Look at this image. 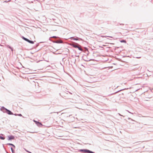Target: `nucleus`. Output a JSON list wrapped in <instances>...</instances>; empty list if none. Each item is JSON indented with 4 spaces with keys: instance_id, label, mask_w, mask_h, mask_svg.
<instances>
[{
    "instance_id": "9b49d317",
    "label": "nucleus",
    "mask_w": 153,
    "mask_h": 153,
    "mask_svg": "<svg viewBox=\"0 0 153 153\" xmlns=\"http://www.w3.org/2000/svg\"><path fill=\"white\" fill-rule=\"evenodd\" d=\"M120 42L122 43H126V41L125 40L123 39L120 41Z\"/></svg>"
},
{
    "instance_id": "cd10ccee",
    "label": "nucleus",
    "mask_w": 153,
    "mask_h": 153,
    "mask_svg": "<svg viewBox=\"0 0 153 153\" xmlns=\"http://www.w3.org/2000/svg\"><path fill=\"white\" fill-rule=\"evenodd\" d=\"M0 135H3V134H1Z\"/></svg>"
},
{
    "instance_id": "7ed1b4c3",
    "label": "nucleus",
    "mask_w": 153,
    "mask_h": 153,
    "mask_svg": "<svg viewBox=\"0 0 153 153\" xmlns=\"http://www.w3.org/2000/svg\"><path fill=\"white\" fill-rule=\"evenodd\" d=\"M8 138L7 140H14L15 139V137L14 136L11 135L8 136Z\"/></svg>"
},
{
    "instance_id": "a878e982",
    "label": "nucleus",
    "mask_w": 153,
    "mask_h": 153,
    "mask_svg": "<svg viewBox=\"0 0 153 153\" xmlns=\"http://www.w3.org/2000/svg\"><path fill=\"white\" fill-rule=\"evenodd\" d=\"M69 92V93H70V94H72L71 93V92Z\"/></svg>"
},
{
    "instance_id": "20e7f679",
    "label": "nucleus",
    "mask_w": 153,
    "mask_h": 153,
    "mask_svg": "<svg viewBox=\"0 0 153 153\" xmlns=\"http://www.w3.org/2000/svg\"><path fill=\"white\" fill-rule=\"evenodd\" d=\"M54 43H63V41L61 40H57L56 41H52Z\"/></svg>"
},
{
    "instance_id": "a211bd4d",
    "label": "nucleus",
    "mask_w": 153,
    "mask_h": 153,
    "mask_svg": "<svg viewBox=\"0 0 153 153\" xmlns=\"http://www.w3.org/2000/svg\"><path fill=\"white\" fill-rule=\"evenodd\" d=\"M11 1V0H8V1H4V2H6V3H7L8 2H9V1Z\"/></svg>"
},
{
    "instance_id": "b1692460",
    "label": "nucleus",
    "mask_w": 153,
    "mask_h": 153,
    "mask_svg": "<svg viewBox=\"0 0 153 153\" xmlns=\"http://www.w3.org/2000/svg\"><path fill=\"white\" fill-rule=\"evenodd\" d=\"M120 116H122L121 114H120L119 113L118 114Z\"/></svg>"
},
{
    "instance_id": "6ab92c4d",
    "label": "nucleus",
    "mask_w": 153,
    "mask_h": 153,
    "mask_svg": "<svg viewBox=\"0 0 153 153\" xmlns=\"http://www.w3.org/2000/svg\"><path fill=\"white\" fill-rule=\"evenodd\" d=\"M18 115L20 117L22 116V114H18Z\"/></svg>"
},
{
    "instance_id": "f8f14e48",
    "label": "nucleus",
    "mask_w": 153,
    "mask_h": 153,
    "mask_svg": "<svg viewBox=\"0 0 153 153\" xmlns=\"http://www.w3.org/2000/svg\"><path fill=\"white\" fill-rule=\"evenodd\" d=\"M128 89V88H124V89H121V90H119V91H117V92H115V93H114V94H115V93H117V92H119V91H123V90H124L127 89Z\"/></svg>"
},
{
    "instance_id": "5701e85b",
    "label": "nucleus",
    "mask_w": 153,
    "mask_h": 153,
    "mask_svg": "<svg viewBox=\"0 0 153 153\" xmlns=\"http://www.w3.org/2000/svg\"><path fill=\"white\" fill-rule=\"evenodd\" d=\"M18 114H14L13 115H14L15 116H17L18 115Z\"/></svg>"
},
{
    "instance_id": "f257e3e1",
    "label": "nucleus",
    "mask_w": 153,
    "mask_h": 153,
    "mask_svg": "<svg viewBox=\"0 0 153 153\" xmlns=\"http://www.w3.org/2000/svg\"><path fill=\"white\" fill-rule=\"evenodd\" d=\"M70 45L74 48H78L79 50L82 51H84L81 48V46L78 43L72 42L71 43Z\"/></svg>"
},
{
    "instance_id": "f3484780",
    "label": "nucleus",
    "mask_w": 153,
    "mask_h": 153,
    "mask_svg": "<svg viewBox=\"0 0 153 153\" xmlns=\"http://www.w3.org/2000/svg\"><path fill=\"white\" fill-rule=\"evenodd\" d=\"M101 36L102 37H109L110 38H112V36Z\"/></svg>"
},
{
    "instance_id": "4468645a",
    "label": "nucleus",
    "mask_w": 153,
    "mask_h": 153,
    "mask_svg": "<svg viewBox=\"0 0 153 153\" xmlns=\"http://www.w3.org/2000/svg\"><path fill=\"white\" fill-rule=\"evenodd\" d=\"M5 139V137H2L1 136H0V139L2 140H4Z\"/></svg>"
},
{
    "instance_id": "aec40b11",
    "label": "nucleus",
    "mask_w": 153,
    "mask_h": 153,
    "mask_svg": "<svg viewBox=\"0 0 153 153\" xmlns=\"http://www.w3.org/2000/svg\"><path fill=\"white\" fill-rule=\"evenodd\" d=\"M39 122L38 121H36L35 122V123H36V124H37L38 123V122Z\"/></svg>"
},
{
    "instance_id": "2f4dec72",
    "label": "nucleus",
    "mask_w": 153,
    "mask_h": 153,
    "mask_svg": "<svg viewBox=\"0 0 153 153\" xmlns=\"http://www.w3.org/2000/svg\"><path fill=\"white\" fill-rule=\"evenodd\" d=\"M0 45H1H1L0 44Z\"/></svg>"
},
{
    "instance_id": "f03ea898",
    "label": "nucleus",
    "mask_w": 153,
    "mask_h": 153,
    "mask_svg": "<svg viewBox=\"0 0 153 153\" xmlns=\"http://www.w3.org/2000/svg\"><path fill=\"white\" fill-rule=\"evenodd\" d=\"M0 110L4 113H6L9 115H13V113L10 110L7 109L4 106H2L0 108Z\"/></svg>"
},
{
    "instance_id": "0eeeda50",
    "label": "nucleus",
    "mask_w": 153,
    "mask_h": 153,
    "mask_svg": "<svg viewBox=\"0 0 153 153\" xmlns=\"http://www.w3.org/2000/svg\"><path fill=\"white\" fill-rule=\"evenodd\" d=\"M38 126H39V127H41V126H42V123H40V122H38L37 123V124H36Z\"/></svg>"
},
{
    "instance_id": "1a4fd4ad",
    "label": "nucleus",
    "mask_w": 153,
    "mask_h": 153,
    "mask_svg": "<svg viewBox=\"0 0 153 153\" xmlns=\"http://www.w3.org/2000/svg\"><path fill=\"white\" fill-rule=\"evenodd\" d=\"M7 145L12 146L14 148H15V146L13 144L10 143H8L7 144Z\"/></svg>"
},
{
    "instance_id": "c756f323",
    "label": "nucleus",
    "mask_w": 153,
    "mask_h": 153,
    "mask_svg": "<svg viewBox=\"0 0 153 153\" xmlns=\"http://www.w3.org/2000/svg\"><path fill=\"white\" fill-rule=\"evenodd\" d=\"M123 25V24H120V25Z\"/></svg>"
},
{
    "instance_id": "c85d7f7f",
    "label": "nucleus",
    "mask_w": 153,
    "mask_h": 153,
    "mask_svg": "<svg viewBox=\"0 0 153 153\" xmlns=\"http://www.w3.org/2000/svg\"><path fill=\"white\" fill-rule=\"evenodd\" d=\"M38 46V45H36V46L37 47V46Z\"/></svg>"
},
{
    "instance_id": "ddd939ff",
    "label": "nucleus",
    "mask_w": 153,
    "mask_h": 153,
    "mask_svg": "<svg viewBox=\"0 0 153 153\" xmlns=\"http://www.w3.org/2000/svg\"><path fill=\"white\" fill-rule=\"evenodd\" d=\"M83 50L84 51V52H85L86 51H88V49L86 47H84V49H83Z\"/></svg>"
},
{
    "instance_id": "9d476101",
    "label": "nucleus",
    "mask_w": 153,
    "mask_h": 153,
    "mask_svg": "<svg viewBox=\"0 0 153 153\" xmlns=\"http://www.w3.org/2000/svg\"><path fill=\"white\" fill-rule=\"evenodd\" d=\"M22 39H23V40H25L26 41H27V39H28L25 38V37H24L23 36H22Z\"/></svg>"
},
{
    "instance_id": "2eb2a0df",
    "label": "nucleus",
    "mask_w": 153,
    "mask_h": 153,
    "mask_svg": "<svg viewBox=\"0 0 153 153\" xmlns=\"http://www.w3.org/2000/svg\"><path fill=\"white\" fill-rule=\"evenodd\" d=\"M10 149H11L12 152L13 153H14L15 151H14V150H13V148L12 147H11Z\"/></svg>"
},
{
    "instance_id": "7c9ffc66",
    "label": "nucleus",
    "mask_w": 153,
    "mask_h": 153,
    "mask_svg": "<svg viewBox=\"0 0 153 153\" xmlns=\"http://www.w3.org/2000/svg\"><path fill=\"white\" fill-rule=\"evenodd\" d=\"M76 59H75V62H76Z\"/></svg>"
},
{
    "instance_id": "412c9836",
    "label": "nucleus",
    "mask_w": 153,
    "mask_h": 153,
    "mask_svg": "<svg viewBox=\"0 0 153 153\" xmlns=\"http://www.w3.org/2000/svg\"><path fill=\"white\" fill-rule=\"evenodd\" d=\"M26 151L27 152L29 153H32L31 152H30L29 151H28L26 150Z\"/></svg>"
},
{
    "instance_id": "423d86ee",
    "label": "nucleus",
    "mask_w": 153,
    "mask_h": 153,
    "mask_svg": "<svg viewBox=\"0 0 153 153\" xmlns=\"http://www.w3.org/2000/svg\"><path fill=\"white\" fill-rule=\"evenodd\" d=\"M59 38V39H60L59 37H58V36H53L52 37H50L49 39V40L51 41L52 42V41H53L51 39V38Z\"/></svg>"
},
{
    "instance_id": "6e6552de",
    "label": "nucleus",
    "mask_w": 153,
    "mask_h": 153,
    "mask_svg": "<svg viewBox=\"0 0 153 153\" xmlns=\"http://www.w3.org/2000/svg\"><path fill=\"white\" fill-rule=\"evenodd\" d=\"M27 42H28L30 43V44H33L34 43V42L32 41H31V40H29V39H27Z\"/></svg>"
},
{
    "instance_id": "393cba45",
    "label": "nucleus",
    "mask_w": 153,
    "mask_h": 153,
    "mask_svg": "<svg viewBox=\"0 0 153 153\" xmlns=\"http://www.w3.org/2000/svg\"><path fill=\"white\" fill-rule=\"evenodd\" d=\"M33 121L35 123V122L36 120H33Z\"/></svg>"
},
{
    "instance_id": "bb28decb",
    "label": "nucleus",
    "mask_w": 153,
    "mask_h": 153,
    "mask_svg": "<svg viewBox=\"0 0 153 153\" xmlns=\"http://www.w3.org/2000/svg\"><path fill=\"white\" fill-rule=\"evenodd\" d=\"M71 115H69V116H68V117H70V116H71Z\"/></svg>"
},
{
    "instance_id": "4be33fe9",
    "label": "nucleus",
    "mask_w": 153,
    "mask_h": 153,
    "mask_svg": "<svg viewBox=\"0 0 153 153\" xmlns=\"http://www.w3.org/2000/svg\"><path fill=\"white\" fill-rule=\"evenodd\" d=\"M127 111H128L129 113H131V114H133V113H131V112H130V111H128V110H127Z\"/></svg>"
},
{
    "instance_id": "dca6fc26",
    "label": "nucleus",
    "mask_w": 153,
    "mask_h": 153,
    "mask_svg": "<svg viewBox=\"0 0 153 153\" xmlns=\"http://www.w3.org/2000/svg\"><path fill=\"white\" fill-rule=\"evenodd\" d=\"M8 48L10 49L12 51H13V48L11 47L10 46L8 45Z\"/></svg>"
},
{
    "instance_id": "39448f33",
    "label": "nucleus",
    "mask_w": 153,
    "mask_h": 153,
    "mask_svg": "<svg viewBox=\"0 0 153 153\" xmlns=\"http://www.w3.org/2000/svg\"><path fill=\"white\" fill-rule=\"evenodd\" d=\"M70 39H71V40H78L79 39H81V38L77 37H76V38H75L74 37H71Z\"/></svg>"
}]
</instances>
